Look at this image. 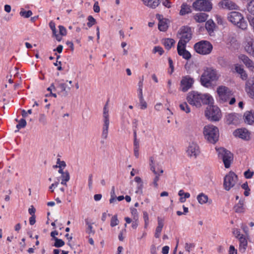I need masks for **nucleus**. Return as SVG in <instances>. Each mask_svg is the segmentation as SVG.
I'll list each match as a JSON object with an SVG mask.
<instances>
[{"label": "nucleus", "mask_w": 254, "mask_h": 254, "mask_svg": "<svg viewBox=\"0 0 254 254\" xmlns=\"http://www.w3.org/2000/svg\"><path fill=\"white\" fill-rule=\"evenodd\" d=\"M139 101L140 109L142 110L145 109L147 107V105L143 97L139 98Z\"/></svg>", "instance_id": "44"}, {"label": "nucleus", "mask_w": 254, "mask_h": 254, "mask_svg": "<svg viewBox=\"0 0 254 254\" xmlns=\"http://www.w3.org/2000/svg\"><path fill=\"white\" fill-rule=\"evenodd\" d=\"M245 49L249 55L254 57V41H249Z\"/></svg>", "instance_id": "27"}, {"label": "nucleus", "mask_w": 254, "mask_h": 254, "mask_svg": "<svg viewBox=\"0 0 254 254\" xmlns=\"http://www.w3.org/2000/svg\"><path fill=\"white\" fill-rule=\"evenodd\" d=\"M109 101H107L103 108V129H108L109 127V114L108 107Z\"/></svg>", "instance_id": "16"}, {"label": "nucleus", "mask_w": 254, "mask_h": 254, "mask_svg": "<svg viewBox=\"0 0 254 254\" xmlns=\"http://www.w3.org/2000/svg\"><path fill=\"white\" fill-rule=\"evenodd\" d=\"M189 103L197 108L202 104L209 105L213 104V99L209 94H201L195 91L189 92L187 97Z\"/></svg>", "instance_id": "1"}, {"label": "nucleus", "mask_w": 254, "mask_h": 254, "mask_svg": "<svg viewBox=\"0 0 254 254\" xmlns=\"http://www.w3.org/2000/svg\"><path fill=\"white\" fill-rule=\"evenodd\" d=\"M151 254H157L156 248L154 245H152L150 248Z\"/></svg>", "instance_id": "64"}, {"label": "nucleus", "mask_w": 254, "mask_h": 254, "mask_svg": "<svg viewBox=\"0 0 254 254\" xmlns=\"http://www.w3.org/2000/svg\"><path fill=\"white\" fill-rule=\"evenodd\" d=\"M168 25L166 19L158 23V29L161 31H165L168 29Z\"/></svg>", "instance_id": "34"}, {"label": "nucleus", "mask_w": 254, "mask_h": 254, "mask_svg": "<svg viewBox=\"0 0 254 254\" xmlns=\"http://www.w3.org/2000/svg\"><path fill=\"white\" fill-rule=\"evenodd\" d=\"M246 91L249 96L254 99V79L249 80L246 83Z\"/></svg>", "instance_id": "19"}, {"label": "nucleus", "mask_w": 254, "mask_h": 254, "mask_svg": "<svg viewBox=\"0 0 254 254\" xmlns=\"http://www.w3.org/2000/svg\"><path fill=\"white\" fill-rule=\"evenodd\" d=\"M194 82L193 78L189 75L183 76L180 83L181 90L184 92H187L192 87Z\"/></svg>", "instance_id": "12"}, {"label": "nucleus", "mask_w": 254, "mask_h": 254, "mask_svg": "<svg viewBox=\"0 0 254 254\" xmlns=\"http://www.w3.org/2000/svg\"><path fill=\"white\" fill-rule=\"evenodd\" d=\"M142 188H143V183H141L140 184H138L137 188H136V190L135 191V193L137 194H142L143 193Z\"/></svg>", "instance_id": "49"}, {"label": "nucleus", "mask_w": 254, "mask_h": 254, "mask_svg": "<svg viewBox=\"0 0 254 254\" xmlns=\"http://www.w3.org/2000/svg\"><path fill=\"white\" fill-rule=\"evenodd\" d=\"M235 211L237 213H241L244 211V200H240L238 203L234 207Z\"/></svg>", "instance_id": "33"}, {"label": "nucleus", "mask_w": 254, "mask_h": 254, "mask_svg": "<svg viewBox=\"0 0 254 254\" xmlns=\"http://www.w3.org/2000/svg\"><path fill=\"white\" fill-rule=\"evenodd\" d=\"M158 220V226L156 228L155 237L156 238H159L162 228L164 226L163 220L160 217H158L157 218Z\"/></svg>", "instance_id": "24"}, {"label": "nucleus", "mask_w": 254, "mask_h": 254, "mask_svg": "<svg viewBox=\"0 0 254 254\" xmlns=\"http://www.w3.org/2000/svg\"><path fill=\"white\" fill-rule=\"evenodd\" d=\"M149 165L150 166V170L153 172V173L156 175V176L155 178L153 180V184L155 187L157 188L158 187V184L157 182L158 181L159 179V176H160L163 173V170L162 169L159 170V173H158L157 171H156L155 167L154 166V159L152 157H151L150 158V163Z\"/></svg>", "instance_id": "13"}, {"label": "nucleus", "mask_w": 254, "mask_h": 254, "mask_svg": "<svg viewBox=\"0 0 254 254\" xmlns=\"http://www.w3.org/2000/svg\"><path fill=\"white\" fill-rule=\"evenodd\" d=\"M175 43V41L171 38H166L163 40L162 44L165 48L169 50L171 47L174 46Z\"/></svg>", "instance_id": "30"}, {"label": "nucleus", "mask_w": 254, "mask_h": 254, "mask_svg": "<svg viewBox=\"0 0 254 254\" xmlns=\"http://www.w3.org/2000/svg\"><path fill=\"white\" fill-rule=\"evenodd\" d=\"M203 133L207 142L212 144L216 143L219 139V133L217 127L208 125L203 127Z\"/></svg>", "instance_id": "2"}, {"label": "nucleus", "mask_w": 254, "mask_h": 254, "mask_svg": "<svg viewBox=\"0 0 254 254\" xmlns=\"http://www.w3.org/2000/svg\"><path fill=\"white\" fill-rule=\"evenodd\" d=\"M212 104L208 105V106L205 111V116L208 120L211 122H217L222 117L221 112L217 106Z\"/></svg>", "instance_id": "5"}, {"label": "nucleus", "mask_w": 254, "mask_h": 254, "mask_svg": "<svg viewBox=\"0 0 254 254\" xmlns=\"http://www.w3.org/2000/svg\"><path fill=\"white\" fill-rule=\"evenodd\" d=\"M164 52L163 48L160 46H155L153 50V53L154 54L158 53L160 55H162Z\"/></svg>", "instance_id": "45"}, {"label": "nucleus", "mask_w": 254, "mask_h": 254, "mask_svg": "<svg viewBox=\"0 0 254 254\" xmlns=\"http://www.w3.org/2000/svg\"><path fill=\"white\" fill-rule=\"evenodd\" d=\"M85 221L86 225H87V227L86 230V232L88 233L89 235L94 234L95 231L92 230V224L89 222L87 219H86Z\"/></svg>", "instance_id": "37"}, {"label": "nucleus", "mask_w": 254, "mask_h": 254, "mask_svg": "<svg viewBox=\"0 0 254 254\" xmlns=\"http://www.w3.org/2000/svg\"><path fill=\"white\" fill-rule=\"evenodd\" d=\"M119 221L118 219L117 215H114L112 217L111 220V223H110L111 226L112 227H115V226L118 225L119 224Z\"/></svg>", "instance_id": "42"}, {"label": "nucleus", "mask_w": 254, "mask_h": 254, "mask_svg": "<svg viewBox=\"0 0 254 254\" xmlns=\"http://www.w3.org/2000/svg\"><path fill=\"white\" fill-rule=\"evenodd\" d=\"M36 209L33 205L31 206V207L28 209V212L31 216H35Z\"/></svg>", "instance_id": "58"}, {"label": "nucleus", "mask_w": 254, "mask_h": 254, "mask_svg": "<svg viewBox=\"0 0 254 254\" xmlns=\"http://www.w3.org/2000/svg\"><path fill=\"white\" fill-rule=\"evenodd\" d=\"M186 46L177 45V51L179 56H182L184 59L189 60L191 56L190 53L186 49Z\"/></svg>", "instance_id": "18"}, {"label": "nucleus", "mask_w": 254, "mask_h": 254, "mask_svg": "<svg viewBox=\"0 0 254 254\" xmlns=\"http://www.w3.org/2000/svg\"><path fill=\"white\" fill-rule=\"evenodd\" d=\"M130 209L131 214L133 216V220H137L138 216L137 209L134 208H132Z\"/></svg>", "instance_id": "48"}, {"label": "nucleus", "mask_w": 254, "mask_h": 254, "mask_svg": "<svg viewBox=\"0 0 254 254\" xmlns=\"http://www.w3.org/2000/svg\"><path fill=\"white\" fill-rule=\"evenodd\" d=\"M219 6L229 10L238 9L239 6L231 0H222L218 3Z\"/></svg>", "instance_id": "14"}, {"label": "nucleus", "mask_w": 254, "mask_h": 254, "mask_svg": "<svg viewBox=\"0 0 254 254\" xmlns=\"http://www.w3.org/2000/svg\"><path fill=\"white\" fill-rule=\"evenodd\" d=\"M194 50L200 55H206L209 54L213 49L212 45L207 41L201 40L194 45Z\"/></svg>", "instance_id": "6"}, {"label": "nucleus", "mask_w": 254, "mask_h": 254, "mask_svg": "<svg viewBox=\"0 0 254 254\" xmlns=\"http://www.w3.org/2000/svg\"><path fill=\"white\" fill-rule=\"evenodd\" d=\"M217 92L219 95V101L221 103L228 101L232 95L230 89L224 86H219L217 88Z\"/></svg>", "instance_id": "11"}, {"label": "nucleus", "mask_w": 254, "mask_h": 254, "mask_svg": "<svg viewBox=\"0 0 254 254\" xmlns=\"http://www.w3.org/2000/svg\"><path fill=\"white\" fill-rule=\"evenodd\" d=\"M169 251V247L166 246L163 247L162 248V254H168Z\"/></svg>", "instance_id": "63"}, {"label": "nucleus", "mask_w": 254, "mask_h": 254, "mask_svg": "<svg viewBox=\"0 0 254 254\" xmlns=\"http://www.w3.org/2000/svg\"><path fill=\"white\" fill-rule=\"evenodd\" d=\"M208 17V15L205 13H199L194 16L195 20L199 23L205 22Z\"/></svg>", "instance_id": "28"}, {"label": "nucleus", "mask_w": 254, "mask_h": 254, "mask_svg": "<svg viewBox=\"0 0 254 254\" xmlns=\"http://www.w3.org/2000/svg\"><path fill=\"white\" fill-rule=\"evenodd\" d=\"M178 33L180 35V40L178 45L186 46L192 38V31L190 27L188 26H183L179 30Z\"/></svg>", "instance_id": "7"}, {"label": "nucleus", "mask_w": 254, "mask_h": 254, "mask_svg": "<svg viewBox=\"0 0 254 254\" xmlns=\"http://www.w3.org/2000/svg\"><path fill=\"white\" fill-rule=\"evenodd\" d=\"M197 200L199 203L203 204L208 201V196L204 193L201 192L197 196Z\"/></svg>", "instance_id": "32"}, {"label": "nucleus", "mask_w": 254, "mask_h": 254, "mask_svg": "<svg viewBox=\"0 0 254 254\" xmlns=\"http://www.w3.org/2000/svg\"><path fill=\"white\" fill-rule=\"evenodd\" d=\"M217 150L218 153V157L223 160L225 167L229 168L233 160V154L224 148H220Z\"/></svg>", "instance_id": "8"}, {"label": "nucleus", "mask_w": 254, "mask_h": 254, "mask_svg": "<svg viewBox=\"0 0 254 254\" xmlns=\"http://www.w3.org/2000/svg\"><path fill=\"white\" fill-rule=\"evenodd\" d=\"M19 14L21 16L27 18L32 15V12L30 10L26 11L24 8H21Z\"/></svg>", "instance_id": "36"}, {"label": "nucleus", "mask_w": 254, "mask_h": 254, "mask_svg": "<svg viewBox=\"0 0 254 254\" xmlns=\"http://www.w3.org/2000/svg\"><path fill=\"white\" fill-rule=\"evenodd\" d=\"M241 116L237 113H232L226 116V121L228 124H237L239 123Z\"/></svg>", "instance_id": "17"}, {"label": "nucleus", "mask_w": 254, "mask_h": 254, "mask_svg": "<svg viewBox=\"0 0 254 254\" xmlns=\"http://www.w3.org/2000/svg\"><path fill=\"white\" fill-rule=\"evenodd\" d=\"M57 163L59 164L58 167L59 168H64L66 166L65 162L64 161H61L59 158L57 159Z\"/></svg>", "instance_id": "54"}, {"label": "nucleus", "mask_w": 254, "mask_h": 254, "mask_svg": "<svg viewBox=\"0 0 254 254\" xmlns=\"http://www.w3.org/2000/svg\"><path fill=\"white\" fill-rule=\"evenodd\" d=\"M239 59L250 69L252 70L254 68V63L247 56L245 55H241L239 56Z\"/></svg>", "instance_id": "22"}, {"label": "nucleus", "mask_w": 254, "mask_h": 254, "mask_svg": "<svg viewBox=\"0 0 254 254\" xmlns=\"http://www.w3.org/2000/svg\"><path fill=\"white\" fill-rule=\"evenodd\" d=\"M39 121L42 123L43 124H45L46 123V118L44 114L40 115Z\"/></svg>", "instance_id": "62"}, {"label": "nucleus", "mask_w": 254, "mask_h": 254, "mask_svg": "<svg viewBox=\"0 0 254 254\" xmlns=\"http://www.w3.org/2000/svg\"><path fill=\"white\" fill-rule=\"evenodd\" d=\"M237 254V250L235 249V247L231 245L229 248V254Z\"/></svg>", "instance_id": "57"}, {"label": "nucleus", "mask_w": 254, "mask_h": 254, "mask_svg": "<svg viewBox=\"0 0 254 254\" xmlns=\"http://www.w3.org/2000/svg\"><path fill=\"white\" fill-rule=\"evenodd\" d=\"M59 28L60 35L65 36L66 35V33H67L66 29H65V28L64 26H63L62 25H60L59 26Z\"/></svg>", "instance_id": "47"}, {"label": "nucleus", "mask_w": 254, "mask_h": 254, "mask_svg": "<svg viewBox=\"0 0 254 254\" xmlns=\"http://www.w3.org/2000/svg\"><path fill=\"white\" fill-rule=\"evenodd\" d=\"M191 12L190 6L186 3H183L181 5V9L180 11L181 15H185L186 14L190 13Z\"/></svg>", "instance_id": "29"}, {"label": "nucleus", "mask_w": 254, "mask_h": 254, "mask_svg": "<svg viewBox=\"0 0 254 254\" xmlns=\"http://www.w3.org/2000/svg\"><path fill=\"white\" fill-rule=\"evenodd\" d=\"M108 134V129H103L102 133V137L104 139H107Z\"/></svg>", "instance_id": "60"}, {"label": "nucleus", "mask_w": 254, "mask_h": 254, "mask_svg": "<svg viewBox=\"0 0 254 254\" xmlns=\"http://www.w3.org/2000/svg\"><path fill=\"white\" fill-rule=\"evenodd\" d=\"M227 19L233 24L242 30H246L248 27L247 21L242 14L238 11H232L227 15Z\"/></svg>", "instance_id": "3"}, {"label": "nucleus", "mask_w": 254, "mask_h": 254, "mask_svg": "<svg viewBox=\"0 0 254 254\" xmlns=\"http://www.w3.org/2000/svg\"><path fill=\"white\" fill-rule=\"evenodd\" d=\"M187 152L189 156L196 158L200 152L199 146L196 143L192 142L188 146Z\"/></svg>", "instance_id": "15"}, {"label": "nucleus", "mask_w": 254, "mask_h": 254, "mask_svg": "<svg viewBox=\"0 0 254 254\" xmlns=\"http://www.w3.org/2000/svg\"><path fill=\"white\" fill-rule=\"evenodd\" d=\"M233 233L234 235H235L236 237L237 238L239 239V238L242 235L240 234V231L239 229H235L233 231Z\"/></svg>", "instance_id": "59"}, {"label": "nucleus", "mask_w": 254, "mask_h": 254, "mask_svg": "<svg viewBox=\"0 0 254 254\" xmlns=\"http://www.w3.org/2000/svg\"><path fill=\"white\" fill-rule=\"evenodd\" d=\"M245 122L249 125L254 123V116L252 111H247L244 115Z\"/></svg>", "instance_id": "25"}, {"label": "nucleus", "mask_w": 254, "mask_h": 254, "mask_svg": "<svg viewBox=\"0 0 254 254\" xmlns=\"http://www.w3.org/2000/svg\"><path fill=\"white\" fill-rule=\"evenodd\" d=\"M87 19L88 20V22L87 23V25L89 28L96 23L95 19L91 15H89Z\"/></svg>", "instance_id": "43"}, {"label": "nucleus", "mask_w": 254, "mask_h": 254, "mask_svg": "<svg viewBox=\"0 0 254 254\" xmlns=\"http://www.w3.org/2000/svg\"><path fill=\"white\" fill-rule=\"evenodd\" d=\"M239 251L241 253L244 254L246 252L248 247V241L243 235H242L240 238H239Z\"/></svg>", "instance_id": "20"}, {"label": "nucleus", "mask_w": 254, "mask_h": 254, "mask_svg": "<svg viewBox=\"0 0 254 254\" xmlns=\"http://www.w3.org/2000/svg\"><path fill=\"white\" fill-rule=\"evenodd\" d=\"M179 106L181 110L185 112L186 113H189L190 112V109L186 102L180 104Z\"/></svg>", "instance_id": "39"}, {"label": "nucleus", "mask_w": 254, "mask_h": 254, "mask_svg": "<svg viewBox=\"0 0 254 254\" xmlns=\"http://www.w3.org/2000/svg\"><path fill=\"white\" fill-rule=\"evenodd\" d=\"M218 79L217 71L212 67H206L200 77L201 84L208 87L211 81H216Z\"/></svg>", "instance_id": "4"}, {"label": "nucleus", "mask_w": 254, "mask_h": 254, "mask_svg": "<svg viewBox=\"0 0 254 254\" xmlns=\"http://www.w3.org/2000/svg\"><path fill=\"white\" fill-rule=\"evenodd\" d=\"M143 3L152 8H156L160 3V0H141Z\"/></svg>", "instance_id": "26"}, {"label": "nucleus", "mask_w": 254, "mask_h": 254, "mask_svg": "<svg viewBox=\"0 0 254 254\" xmlns=\"http://www.w3.org/2000/svg\"><path fill=\"white\" fill-rule=\"evenodd\" d=\"M93 9L95 12L98 13L99 12L100 9L99 6V3L98 1H96L93 5Z\"/></svg>", "instance_id": "56"}, {"label": "nucleus", "mask_w": 254, "mask_h": 254, "mask_svg": "<svg viewBox=\"0 0 254 254\" xmlns=\"http://www.w3.org/2000/svg\"><path fill=\"white\" fill-rule=\"evenodd\" d=\"M215 23L212 20H209L205 23V28L209 32H213Z\"/></svg>", "instance_id": "35"}, {"label": "nucleus", "mask_w": 254, "mask_h": 254, "mask_svg": "<svg viewBox=\"0 0 254 254\" xmlns=\"http://www.w3.org/2000/svg\"><path fill=\"white\" fill-rule=\"evenodd\" d=\"M56 82L58 83V87L61 89V92L62 95L64 97L66 96L71 88L70 87H67L65 83L61 82L59 80H56Z\"/></svg>", "instance_id": "23"}, {"label": "nucleus", "mask_w": 254, "mask_h": 254, "mask_svg": "<svg viewBox=\"0 0 254 254\" xmlns=\"http://www.w3.org/2000/svg\"><path fill=\"white\" fill-rule=\"evenodd\" d=\"M195 10L209 11L212 8L211 2L208 0H197L192 4Z\"/></svg>", "instance_id": "10"}, {"label": "nucleus", "mask_w": 254, "mask_h": 254, "mask_svg": "<svg viewBox=\"0 0 254 254\" xmlns=\"http://www.w3.org/2000/svg\"><path fill=\"white\" fill-rule=\"evenodd\" d=\"M235 69L238 73L241 75V77L242 79L246 80L247 79V74L240 65H236Z\"/></svg>", "instance_id": "31"}, {"label": "nucleus", "mask_w": 254, "mask_h": 254, "mask_svg": "<svg viewBox=\"0 0 254 254\" xmlns=\"http://www.w3.org/2000/svg\"><path fill=\"white\" fill-rule=\"evenodd\" d=\"M193 247H194V245L193 244L186 243L185 248V250L186 251L190 253V249L191 248H193Z\"/></svg>", "instance_id": "55"}, {"label": "nucleus", "mask_w": 254, "mask_h": 254, "mask_svg": "<svg viewBox=\"0 0 254 254\" xmlns=\"http://www.w3.org/2000/svg\"><path fill=\"white\" fill-rule=\"evenodd\" d=\"M247 9L251 14L254 15V0H252L248 4Z\"/></svg>", "instance_id": "41"}, {"label": "nucleus", "mask_w": 254, "mask_h": 254, "mask_svg": "<svg viewBox=\"0 0 254 254\" xmlns=\"http://www.w3.org/2000/svg\"><path fill=\"white\" fill-rule=\"evenodd\" d=\"M61 179L65 181H68L69 180L70 175L67 171H65L64 174L61 175Z\"/></svg>", "instance_id": "46"}, {"label": "nucleus", "mask_w": 254, "mask_h": 254, "mask_svg": "<svg viewBox=\"0 0 254 254\" xmlns=\"http://www.w3.org/2000/svg\"><path fill=\"white\" fill-rule=\"evenodd\" d=\"M253 175H254V172H251L249 170L246 171L244 173V176H245V178L247 179L251 178L253 177Z\"/></svg>", "instance_id": "52"}, {"label": "nucleus", "mask_w": 254, "mask_h": 254, "mask_svg": "<svg viewBox=\"0 0 254 254\" xmlns=\"http://www.w3.org/2000/svg\"><path fill=\"white\" fill-rule=\"evenodd\" d=\"M88 187L89 189H92V185H93V175L92 174H90L88 176Z\"/></svg>", "instance_id": "50"}, {"label": "nucleus", "mask_w": 254, "mask_h": 254, "mask_svg": "<svg viewBox=\"0 0 254 254\" xmlns=\"http://www.w3.org/2000/svg\"><path fill=\"white\" fill-rule=\"evenodd\" d=\"M237 181L238 176L236 174L232 171L229 172L224 178V189L227 191L230 190L231 188L235 186Z\"/></svg>", "instance_id": "9"}, {"label": "nucleus", "mask_w": 254, "mask_h": 254, "mask_svg": "<svg viewBox=\"0 0 254 254\" xmlns=\"http://www.w3.org/2000/svg\"><path fill=\"white\" fill-rule=\"evenodd\" d=\"M248 19L254 32V17L250 15L248 17Z\"/></svg>", "instance_id": "51"}, {"label": "nucleus", "mask_w": 254, "mask_h": 254, "mask_svg": "<svg viewBox=\"0 0 254 254\" xmlns=\"http://www.w3.org/2000/svg\"><path fill=\"white\" fill-rule=\"evenodd\" d=\"M143 218L145 221V227H146L148 223L149 217L147 212H143Z\"/></svg>", "instance_id": "53"}, {"label": "nucleus", "mask_w": 254, "mask_h": 254, "mask_svg": "<svg viewBox=\"0 0 254 254\" xmlns=\"http://www.w3.org/2000/svg\"><path fill=\"white\" fill-rule=\"evenodd\" d=\"M36 222V216H31L29 218V223L31 225H33Z\"/></svg>", "instance_id": "61"}, {"label": "nucleus", "mask_w": 254, "mask_h": 254, "mask_svg": "<svg viewBox=\"0 0 254 254\" xmlns=\"http://www.w3.org/2000/svg\"><path fill=\"white\" fill-rule=\"evenodd\" d=\"M27 124L26 121L24 119H21L18 121V124L16 125L17 130L15 132L18 131L19 130L22 128H24L26 127Z\"/></svg>", "instance_id": "38"}, {"label": "nucleus", "mask_w": 254, "mask_h": 254, "mask_svg": "<svg viewBox=\"0 0 254 254\" xmlns=\"http://www.w3.org/2000/svg\"><path fill=\"white\" fill-rule=\"evenodd\" d=\"M54 241L55 242L53 246L56 248H60L64 245V242L62 239L55 238Z\"/></svg>", "instance_id": "40"}, {"label": "nucleus", "mask_w": 254, "mask_h": 254, "mask_svg": "<svg viewBox=\"0 0 254 254\" xmlns=\"http://www.w3.org/2000/svg\"><path fill=\"white\" fill-rule=\"evenodd\" d=\"M234 135L242 139H247L249 136L248 131L245 128H240L235 130L233 132Z\"/></svg>", "instance_id": "21"}]
</instances>
